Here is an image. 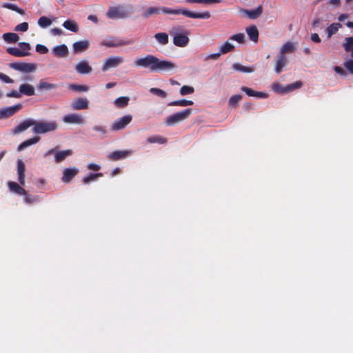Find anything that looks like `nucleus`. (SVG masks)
Masks as SVG:
<instances>
[{
  "label": "nucleus",
  "mask_w": 353,
  "mask_h": 353,
  "mask_svg": "<svg viewBox=\"0 0 353 353\" xmlns=\"http://www.w3.org/2000/svg\"><path fill=\"white\" fill-rule=\"evenodd\" d=\"M137 67H142L150 69V71H170L176 68L173 62L160 60L154 55H147L145 57L137 58L134 61Z\"/></svg>",
  "instance_id": "f257e3e1"
},
{
  "label": "nucleus",
  "mask_w": 353,
  "mask_h": 353,
  "mask_svg": "<svg viewBox=\"0 0 353 353\" xmlns=\"http://www.w3.org/2000/svg\"><path fill=\"white\" fill-rule=\"evenodd\" d=\"M160 10H161L163 13L165 14H183L187 17L192 19H209L211 17L210 13L208 11H205L202 13H196L185 9L174 10L167 7H162L161 9L156 7H150L144 12L143 16L145 18H148L152 14H158Z\"/></svg>",
  "instance_id": "f03ea898"
},
{
  "label": "nucleus",
  "mask_w": 353,
  "mask_h": 353,
  "mask_svg": "<svg viewBox=\"0 0 353 353\" xmlns=\"http://www.w3.org/2000/svg\"><path fill=\"white\" fill-rule=\"evenodd\" d=\"M189 34L190 32L181 26H174L170 31V34L173 37V43L178 47L188 46L190 41Z\"/></svg>",
  "instance_id": "7ed1b4c3"
},
{
  "label": "nucleus",
  "mask_w": 353,
  "mask_h": 353,
  "mask_svg": "<svg viewBox=\"0 0 353 353\" xmlns=\"http://www.w3.org/2000/svg\"><path fill=\"white\" fill-rule=\"evenodd\" d=\"M58 128L59 124L54 120H34V125L32 128V132L37 134H46L48 132H54L58 129Z\"/></svg>",
  "instance_id": "20e7f679"
},
{
  "label": "nucleus",
  "mask_w": 353,
  "mask_h": 353,
  "mask_svg": "<svg viewBox=\"0 0 353 353\" xmlns=\"http://www.w3.org/2000/svg\"><path fill=\"white\" fill-rule=\"evenodd\" d=\"M133 12L134 8L132 5L112 7L108 10L107 17L113 19H123L128 17Z\"/></svg>",
  "instance_id": "39448f33"
},
{
  "label": "nucleus",
  "mask_w": 353,
  "mask_h": 353,
  "mask_svg": "<svg viewBox=\"0 0 353 353\" xmlns=\"http://www.w3.org/2000/svg\"><path fill=\"white\" fill-rule=\"evenodd\" d=\"M19 48H8L6 51L10 55L23 57L30 55L29 51L31 50V46L29 43L20 42L18 43Z\"/></svg>",
  "instance_id": "423d86ee"
},
{
  "label": "nucleus",
  "mask_w": 353,
  "mask_h": 353,
  "mask_svg": "<svg viewBox=\"0 0 353 353\" xmlns=\"http://www.w3.org/2000/svg\"><path fill=\"white\" fill-rule=\"evenodd\" d=\"M192 113V109H185L181 112H177L168 117L166 119V123L168 125H172L188 119Z\"/></svg>",
  "instance_id": "0eeeda50"
},
{
  "label": "nucleus",
  "mask_w": 353,
  "mask_h": 353,
  "mask_svg": "<svg viewBox=\"0 0 353 353\" xmlns=\"http://www.w3.org/2000/svg\"><path fill=\"white\" fill-rule=\"evenodd\" d=\"M124 62V59L119 56L110 57L104 60L101 70L103 72L108 71L111 68H115Z\"/></svg>",
  "instance_id": "6e6552de"
},
{
  "label": "nucleus",
  "mask_w": 353,
  "mask_h": 353,
  "mask_svg": "<svg viewBox=\"0 0 353 353\" xmlns=\"http://www.w3.org/2000/svg\"><path fill=\"white\" fill-rule=\"evenodd\" d=\"M132 119V115H125L123 117L116 119L111 125L112 131H119L124 129Z\"/></svg>",
  "instance_id": "1a4fd4ad"
},
{
  "label": "nucleus",
  "mask_w": 353,
  "mask_h": 353,
  "mask_svg": "<svg viewBox=\"0 0 353 353\" xmlns=\"http://www.w3.org/2000/svg\"><path fill=\"white\" fill-rule=\"evenodd\" d=\"M134 43L132 40H120L116 38H112L109 40L101 41V45L108 48H117L122 46H129Z\"/></svg>",
  "instance_id": "9d476101"
},
{
  "label": "nucleus",
  "mask_w": 353,
  "mask_h": 353,
  "mask_svg": "<svg viewBox=\"0 0 353 353\" xmlns=\"http://www.w3.org/2000/svg\"><path fill=\"white\" fill-rule=\"evenodd\" d=\"M10 67L14 70L27 73L34 72L37 68L35 64L22 62L12 63L10 64Z\"/></svg>",
  "instance_id": "9b49d317"
},
{
  "label": "nucleus",
  "mask_w": 353,
  "mask_h": 353,
  "mask_svg": "<svg viewBox=\"0 0 353 353\" xmlns=\"http://www.w3.org/2000/svg\"><path fill=\"white\" fill-rule=\"evenodd\" d=\"M63 121L66 123L79 124L85 123V119L79 114H69L63 117Z\"/></svg>",
  "instance_id": "f8f14e48"
},
{
  "label": "nucleus",
  "mask_w": 353,
  "mask_h": 353,
  "mask_svg": "<svg viewBox=\"0 0 353 353\" xmlns=\"http://www.w3.org/2000/svg\"><path fill=\"white\" fill-rule=\"evenodd\" d=\"M34 119H28L20 123L17 127L12 130L13 134H19L29 128L31 126L34 127Z\"/></svg>",
  "instance_id": "ddd939ff"
},
{
  "label": "nucleus",
  "mask_w": 353,
  "mask_h": 353,
  "mask_svg": "<svg viewBox=\"0 0 353 353\" xmlns=\"http://www.w3.org/2000/svg\"><path fill=\"white\" fill-rule=\"evenodd\" d=\"M287 57L282 54H279L275 59V72L278 74L280 73L283 70V68L287 65Z\"/></svg>",
  "instance_id": "4468645a"
},
{
  "label": "nucleus",
  "mask_w": 353,
  "mask_h": 353,
  "mask_svg": "<svg viewBox=\"0 0 353 353\" xmlns=\"http://www.w3.org/2000/svg\"><path fill=\"white\" fill-rule=\"evenodd\" d=\"M52 53L56 57L65 58L69 54V50L66 45L57 46L52 49Z\"/></svg>",
  "instance_id": "2eb2a0df"
},
{
  "label": "nucleus",
  "mask_w": 353,
  "mask_h": 353,
  "mask_svg": "<svg viewBox=\"0 0 353 353\" xmlns=\"http://www.w3.org/2000/svg\"><path fill=\"white\" fill-rule=\"evenodd\" d=\"M132 154L131 150H117L111 152L108 157L110 159L117 161L119 159H125Z\"/></svg>",
  "instance_id": "dca6fc26"
},
{
  "label": "nucleus",
  "mask_w": 353,
  "mask_h": 353,
  "mask_svg": "<svg viewBox=\"0 0 353 353\" xmlns=\"http://www.w3.org/2000/svg\"><path fill=\"white\" fill-rule=\"evenodd\" d=\"M79 172L76 168H66L63 170L62 181L64 183H69Z\"/></svg>",
  "instance_id": "f3484780"
},
{
  "label": "nucleus",
  "mask_w": 353,
  "mask_h": 353,
  "mask_svg": "<svg viewBox=\"0 0 353 353\" xmlns=\"http://www.w3.org/2000/svg\"><path fill=\"white\" fill-rule=\"evenodd\" d=\"M89 107V102L87 99L79 98L74 101L72 103V108L74 110H86Z\"/></svg>",
  "instance_id": "a211bd4d"
},
{
  "label": "nucleus",
  "mask_w": 353,
  "mask_h": 353,
  "mask_svg": "<svg viewBox=\"0 0 353 353\" xmlns=\"http://www.w3.org/2000/svg\"><path fill=\"white\" fill-rule=\"evenodd\" d=\"M25 171H26V165L23 161L21 159H19L17 161V174H18V181L19 183L22 185L25 184Z\"/></svg>",
  "instance_id": "6ab92c4d"
},
{
  "label": "nucleus",
  "mask_w": 353,
  "mask_h": 353,
  "mask_svg": "<svg viewBox=\"0 0 353 353\" xmlns=\"http://www.w3.org/2000/svg\"><path fill=\"white\" fill-rule=\"evenodd\" d=\"M75 70L79 74H89L92 68L87 61H81L75 65Z\"/></svg>",
  "instance_id": "aec40b11"
},
{
  "label": "nucleus",
  "mask_w": 353,
  "mask_h": 353,
  "mask_svg": "<svg viewBox=\"0 0 353 353\" xmlns=\"http://www.w3.org/2000/svg\"><path fill=\"white\" fill-rule=\"evenodd\" d=\"M90 42L88 40H83L74 42L72 45L73 50L75 53L83 52L89 48Z\"/></svg>",
  "instance_id": "412c9836"
},
{
  "label": "nucleus",
  "mask_w": 353,
  "mask_h": 353,
  "mask_svg": "<svg viewBox=\"0 0 353 353\" xmlns=\"http://www.w3.org/2000/svg\"><path fill=\"white\" fill-rule=\"evenodd\" d=\"M241 12L245 14L250 19H255L262 14L263 7L259 6L254 10H241Z\"/></svg>",
  "instance_id": "4be33fe9"
},
{
  "label": "nucleus",
  "mask_w": 353,
  "mask_h": 353,
  "mask_svg": "<svg viewBox=\"0 0 353 353\" xmlns=\"http://www.w3.org/2000/svg\"><path fill=\"white\" fill-rule=\"evenodd\" d=\"M21 107V104H17L13 107L8 108L0 110V119L8 117L17 112Z\"/></svg>",
  "instance_id": "5701e85b"
},
{
  "label": "nucleus",
  "mask_w": 353,
  "mask_h": 353,
  "mask_svg": "<svg viewBox=\"0 0 353 353\" xmlns=\"http://www.w3.org/2000/svg\"><path fill=\"white\" fill-rule=\"evenodd\" d=\"M241 90L243 92H245L250 97H254L257 98H267L268 96L267 93L254 91V90L245 86L241 87Z\"/></svg>",
  "instance_id": "b1692460"
},
{
  "label": "nucleus",
  "mask_w": 353,
  "mask_h": 353,
  "mask_svg": "<svg viewBox=\"0 0 353 353\" xmlns=\"http://www.w3.org/2000/svg\"><path fill=\"white\" fill-rule=\"evenodd\" d=\"M19 92L26 96H33L35 94L34 88L29 83L21 84L19 86Z\"/></svg>",
  "instance_id": "393cba45"
},
{
  "label": "nucleus",
  "mask_w": 353,
  "mask_h": 353,
  "mask_svg": "<svg viewBox=\"0 0 353 353\" xmlns=\"http://www.w3.org/2000/svg\"><path fill=\"white\" fill-rule=\"evenodd\" d=\"M246 32L250 39L255 43L259 39V31L256 26H252L246 28Z\"/></svg>",
  "instance_id": "a878e982"
},
{
  "label": "nucleus",
  "mask_w": 353,
  "mask_h": 353,
  "mask_svg": "<svg viewBox=\"0 0 353 353\" xmlns=\"http://www.w3.org/2000/svg\"><path fill=\"white\" fill-rule=\"evenodd\" d=\"M8 188L10 191L18 194H26V190L17 183L10 181L8 183Z\"/></svg>",
  "instance_id": "bb28decb"
},
{
  "label": "nucleus",
  "mask_w": 353,
  "mask_h": 353,
  "mask_svg": "<svg viewBox=\"0 0 353 353\" xmlns=\"http://www.w3.org/2000/svg\"><path fill=\"white\" fill-rule=\"evenodd\" d=\"M63 26L73 32H77L79 30L78 24L73 20H66L63 22Z\"/></svg>",
  "instance_id": "cd10ccee"
},
{
  "label": "nucleus",
  "mask_w": 353,
  "mask_h": 353,
  "mask_svg": "<svg viewBox=\"0 0 353 353\" xmlns=\"http://www.w3.org/2000/svg\"><path fill=\"white\" fill-rule=\"evenodd\" d=\"M40 140V137H32L30 139H28L25 141H23V143H21L19 146H18V151H21L23 150L24 148L31 145H33V144H35L37 143V142H39Z\"/></svg>",
  "instance_id": "c85d7f7f"
},
{
  "label": "nucleus",
  "mask_w": 353,
  "mask_h": 353,
  "mask_svg": "<svg viewBox=\"0 0 353 353\" xmlns=\"http://www.w3.org/2000/svg\"><path fill=\"white\" fill-rule=\"evenodd\" d=\"M72 151L71 150H66L60 151L55 153V161L60 163L63 161L67 157L72 155Z\"/></svg>",
  "instance_id": "c756f323"
},
{
  "label": "nucleus",
  "mask_w": 353,
  "mask_h": 353,
  "mask_svg": "<svg viewBox=\"0 0 353 353\" xmlns=\"http://www.w3.org/2000/svg\"><path fill=\"white\" fill-rule=\"evenodd\" d=\"M3 39L9 43H14L19 40V37L16 33L8 32L5 33L2 36Z\"/></svg>",
  "instance_id": "7c9ffc66"
},
{
  "label": "nucleus",
  "mask_w": 353,
  "mask_h": 353,
  "mask_svg": "<svg viewBox=\"0 0 353 353\" xmlns=\"http://www.w3.org/2000/svg\"><path fill=\"white\" fill-rule=\"evenodd\" d=\"M154 37L157 42L163 46L168 43L169 38L168 34L165 32H159L154 34Z\"/></svg>",
  "instance_id": "2f4dec72"
},
{
  "label": "nucleus",
  "mask_w": 353,
  "mask_h": 353,
  "mask_svg": "<svg viewBox=\"0 0 353 353\" xmlns=\"http://www.w3.org/2000/svg\"><path fill=\"white\" fill-rule=\"evenodd\" d=\"M294 50L295 44L289 41L283 45L279 54L285 55V54L292 52Z\"/></svg>",
  "instance_id": "473e14b6"
},
{
  "label": "nucleus",
  "mask_w": 353,
  "mask_h": 353,
  "mask_svg": "<svg viewBox=\"0 0 353 353\" xmlns=\"http://www.w3.org/2000/svg\"><path fill=\"white\" fill-rule=\"evenodd\" d=\"M57 87L56 84L50 83L43 81H41L37 85V88L39 90H50L55 89Z\"/></svg>",
  "instance_id": "72a5a7b5"
},
{
  "label": "nucleus",
  "mask_w": 353,
  "mask_h": 353,
  "mask_svg": "<svg viewBox=\"0 0 353 353\" xmlns=\"http://www.w3.org/2000/svg\"><path fill=\"white\" fill-rule=\"evenodd\" d=\"M37 23L41 28H46L52 25V21L50 18L43 16L38 19Z\"/></svg>",
  "instance_id": "f704fd0d"
},
{
  "label": "nucleus",
  "mask_w": 353,
  "mask_h": 353,
  "mask_svg": "<svg viewBox=\"0 0 353 353\" xmlns=\"http://www.w3.org/2000/svg\"><path fill=\"white\" fill-rule=\"evenodd\" d=\"M341 27V25L339 23H332L326 29L327 37L330 38L334 34H335L339 29Z\"/></svg>",
  "instance_id": "c9c22d12"
},
{
  "label": "nucleus",
  "mask_w": 353,
  "mask_h": 353,
  "mask_svg": "<svg viewBox=\"0 0 353 353\" xmlns=\"http://www.w3.org/2000/svg\"><path fill=\"white\" fill-rule=\"evenodd\" d=\"M234 46L229 41H225L220 48V52L222 54L233 51Z\"/></svg>",
  "instance_id": "e433bc0d"
},
{
  "label": "nucleus",
  "mask_w": 353,
  "mask_h": 353,
  "mask_svg": "<svg viewBox=\"0 0 353 353\" xmlns=\"http://www.w3.org/2000/svg\"><path fill=\"white\" fill-rule=\"evenodd\" d=\"M193 101L186 99H181L178 101H174L168 103L169 106L180 105V106H188L193 105Z\"/></svg>",
  "instance_id": "4c0bfd02"
},
{
  "label": "nucleus",
  "mask_w": 353,
  "mask_h": 353,
  "mask_svg": "<svg viewBox=\"0 0 353 353\" xmlns=\"http://www.w3.org/2000/svg\"><path fill=\"white\" fill-rule=\"evenodd\" d=\"M2 7L4 8H8V9L14 10V11L18 12L19 14H20L21 15H23L25 14L24 10L23 9L19 8L15 4H12V3H4L2 5Z\"/></svg>",
  "instance_id": "58836bf2"
},
{
  "label": "nucleus",
  "mask_w": 353,
  "mask_h": 353,
  "mask_svg": "<svg viewBox=\"0 0 353 353\" xmlns=\"http://www.w3.org/2000/svg\"><path fill=\"white\" fill-rule=\"evenodd\" d=\"M129 100L128 97H121L115 99L114 104L119 108H124L128 105Z\"/></svg>",
  "instance_id": "ea45409f"
},
{
  "label": "nucleus",
  "mask_w": 353,
  "mask_h": 353,
  "mask_svg": "<svg viewBox=\"0 0 353 353\" xmlns=\"http://www.w3.org/2000/svg\"><path fill=\"white\" fill-rule=\"evenodd\" d=\"M68 88L77 92H87L90 89L88 85L78 84H70L69 85Z\"/></svg>",
  "instance_id": "a19ab883"
},
{
  "label": "nucleus",
  "mask_w": 353,
  "mask_h": 353,
  "mask_svg": "<svg viewBox=\"0 0 353 353\" xmlns=\"http://www.w3.org/2000/svg\"><path fill=\"white\" fill-rule=\"evenodd\" d=\"M232 68H233V69H234L237 71L242 72H248L249 73V72H253V69L252 68L245 67L239 63H234L232 65Z\"/></svg>",
  "instance_id": "79ce46f5"
},
{
  "label": "nucleus",
  "mask_w": 353,
  "mask_h": 353,
  "mask_svg": "<svg viewBox=\"0 0 353 353\" xmlns=\"http://www.w3.org/2000/svg\"><path fill=\"white\" fill-rule=\"evenodd\" d=\"M92 130L101 135H105L108 132L107 127L102 125H94L92 126Z\"/></svg>",
  "instance_id": "37998d69"
},
{
  "label": "nucleus",
  "mask_w": 353,
  "mask_h": 353,
  "mask_svg": "<svg viewBox=\"0 0 353 353\" xmlns=\"http://www.w3.org/2000/svg\"><path fill=\"white\" fill-rule=\"evenodd\" d=\"M149 91L150 93L161 98H165L167 97V93L164 90L159 88H152Z\"/></svg>",
  "instance_id": "c03bdc74"
},
{
  "label": "nucleus",
  "mask_w": 353,
  "mask_h": 353,
  "mask_svg": "<svg viewBox=\"0 0 353 353\" xmlns=\"http://www.w3.org/2000/svg\"><path fill=\"white\" fill-rule=\"evenodd\" d=\"M147 141L150 143H159L161 144L165 143L167 141L166 139H165L162 137H159V136H154V137H149L147 139Z\"/></svg>",
  "instance_id": "a18cd8bd"
},
{
  "label": "nucleus",
  "mask_w": 353,
  "mask_h": 353,
  "mask_svg": "<svg viewBox=\"0 0 353 353\" xmlns=\"http://www.w3.org/2000/svg\"><path fill=\"white\" fill-rule=\"evenodd\" d=\"M242 96L240 94L232 95L229 100V105L232 107H236L237 103L241 100Z\"/></svg>",
  "instance_id": "49530a36"
},
{
  "label": "nucleus",
  "mask_w": 353,
  "mask_h": 353,
  "mask_svg": "<svg viewBox=\"0 0 353 353\" xmlns=\"http://www.w3.org/2000/svg\"><path fill=\"white\" fill-rule=\"evenodd\" d=\"M194 92V89L192 86L183 85L180 89V94L182 96L192 94Z\"/></svg>",
  "instance_id": "de8ad7c7"
},
{
  "label": "nucleus",
  "mask_w": 353,
  "mask_h": 353,
  "mask_svg": "<svg viewBox=\"0 0 353 353\" xmlns=\"http://www.w3.org/2000/svg\"><path fill=\"white\" fill-rule=\"evenodd\" d=\"M229 40L236 41L239 43H243L245 42V34L243 33H239L231 36Z\"/></svg>",
  "instance_id": "09e8293b"
},
{
  "label": "nucleus",
  "mask_w": 353,
  "mask_h": 353,
  "mask_svg": "<svg viewBox=\"0 0 353 353\" xmlns=\"http://www.w3.org/2000/svg\"><path fill=\"white\" fill-rule=\"evenodd\" d=\"M102 175L103 174L101 173L90 174L89 176L83 179V182L85 184L88 183L90 181L95 180L97 178L102 176Z\"/></svg>",
  "instance_id": "8fccbe9b"
},
{
  "label": "nucleus",
  "mask_w": 353,
  "mask_h": 353,
  "mask_svg": "<svg viewBox=\"0 0 353 353\" xmlns=\"http://www.w3.org/2000/svg\"><path fill=\"white\" fill-rule=\"evenodd\" d=\"M272 90L277 93L288 92V91L285 90V87H283L280 83H273Z\"/></svg>",
  "instance_id": "3c124183"
},
{
  "label": "nucleus",
  "mask_w": 353,
  "mask_h": 353,
  "mask_svg": "<svg viewBox=\"0 0 353 353\" xmlns=\"http://www.w3.org/2000/svg\"><path fill=\"white\" fill-rule=\"evenodd\" d=\"M302 85V82L301 81H296L294 83H292L290 85H288V86L285 87V90L288 92H291L295 89H297V88H301Z\"/></svg>",
  "instance_id": "603ef678"
},
{
  "label": "nucleus",
  "mask_w": 353,
  "mask_h": 353,
  "mask_svg": "<svg viewBox=\"0 0 353 353\" xmlns=\"http://www.w3.org/2000/svg\"><path fill=\"white\" fill-rule=\"evenodd\" d=\"M28 23L27 22H23L19 25H17L14 28V30L17 32H26L28 29Z\"/></svg>",
  "instance_id": "864d4df0"
},
{
  "label": "nucleus",
  "mask_w": 353,
  "mask_h": 353,
  "mask_svg": "<svg viewBox=\"0 0 353 353\" xmlns=\"http://www.w3.org/2000/svg\"><path fill=\"white\" fill-rule=\"evenodd\" d=\"M345 41L346 42L343 43V48L345 51H350V46H353V37H346Z\"/></svg>",
  "instance_id": "5fc2aeb1"
},
{
  "label": "nucleus",
  "mask_w": 353,
  "mask_h": 353,
  "mask_svg": "<svg viewBox=\"0 0 353 353\" xmlns=\"http://www.w3.org/2000/svg\"><path fill=\"white\" fill-rule=\"evenodd\" d=\"M22 195L24 196L25 201L28 203H34V202H36L38 201L37 196H32L31 195H29L27 194L26 192V194H22Z\"/></svg>",
  "instance_id": "6e6d98bb"
},
{
  "label": "nucleus",
  "mask_w": 353,
  "mask_h": 353,
  "mask_svg": "<svg viewBox=\"0 0 353 353\" xmlns=\"http://www.w3.org/2000/svg\"><path fill=\"white\" fill-rule=\"evenodd\" d=\"M36 51L40 54H46L48 52V49L43 45L37 44L36 46Z\"/></svg>",
  "instance_id": "4d7b16f0"
},
{
  "label": "nucleus",
  "mask_w": 353,
  "mask_h": 353,
  "mask_svg": "<svg viewBox=\"0 0 353 353\" xmlns=\"http://www.w3.org/2000/svg\"><path fill=\"white\" fill-rule=\"evenodd\" d=\"M0 79L8 83H12L14 81L5 74L0 73Z\"/></svg>",
  "instance_id": "13d9d810"
},
{
  "label": "nucleus",
  "mask_w": 353,
  "mask_h": 353,
  "mask_svg": "<svg viewBox=\"0 0 353 353\" xmlns=\"http://www.w3.org/2000/svg\"><path fill=\"white\" fill-rule=\"evenodd\" d=\"M344 66L352 73L353 74V61L349 60L346 61L344 64Z\"/></svg>",
  "instance_id": "bf43d9fd"
},
{
  "label": "nucleus",
  "mask_w": 353,
  "mask_h": 353,
  "mask_svg": "<svg viewBox=\"0 0 353 353\" xmlns=\"http://www.w3.org/2000/svg\"><path fill=\"white\" fill-rule=\"evenodd\" d=\"M8 97H14V98H20L21 97V94L20 92H17L16 90H13L7 94Z\"/></svg>",
  "instance_id": "052dcab7"
},
{
  "label": "nucleus",
  "mask_w": 353,
  "mask_h": 353,
  "mask_svg": "<svg viewBox=\"0 0 353 353\" xmlns=\"http://www.w3.org/2000/svg\"><path fill=\"white\" fill-rule=\"evenodd\" d=\"M51 33L54 35H61L63 34V31L61 29L58 28H54L51 29L50 30Z\"/></svg>",
  "instance_id": "680f3d73"
},
{
  "label": "nucleus",
  "mask_w": 353,
  "mask_h": 353,
  "mask_svg": "<svg viewBox=\"0 0 353 353\" xmlns=\"http://www.w3.org/2000/svg\"><path fill=\"white\" fill-rule=\"evenodd\" d=\"M221 54H222L221 52L214 54H211L207 57L206 59H218L220 57Z\"/></svg>",
  "instance_id": "e2e57ef3"
},
{
  "label": "nucleus",
  "mask_w": 353,
  "mask_h": 353,
  "mask_svg": "<svg viewBox=\"0 0 353 353\" xmlns=\"http://www.w3.org/2000/svg\"><path fill=\"white\" fill-rule=\"evenodd\" d=\"M311 40L313 41V42H315V43H320L321 42V39L319 36L318 34L316 33H313L311 35Z\"/></svg>",
  "instance_id": "0e129e2a"
},
{
  "label": "nucleus",
  "mask_w": 353,
  "mask_h": 353,
  "mask_svg": "<svg viewBox=\"0 0 353 353\" xmlns=\"http://www.w3.org/2000/svg\"><path fill=\"white\" fill-rule=\"evenodd\" d=\"M334 70L336 73L341 74V75H345L346 74V72L345 71L341 68V67L339 66H335L334 67Z\"/></svg>",
  "instance_id": "69168bd1"
},
{
  "label": "nucleus",
  "mask_w": 353,
  "mask_h": 353,
  "mask_svg": "<svg viewBox=\"0 0 353 353\" xmlns=\"http://www.w3.org/2000/svg\"><path fill=\"white\" fill-rule=\"evenodd\" d=\"M222 0H202L203 4H213L221 2Z\"/></svg>",
  "instance_id": "338daca9"
},
{
  "label": "nucleus",
  "mask_w": 353,
  "mask_h": 353,
  "mask_svg": "<svg viewBox=\"0 0 353 353\" xmlns=\"http://www.w3.org/2000/svg\"><path fill=\"white\" fill-rule=\"evenodd\" d=\"M88 168L89 169H91V170H99L100 169V166L97 165V164H94V163H90L88 165Z\"/></svg>",
  "instance_id": "774afa93"
}]
</instances>
